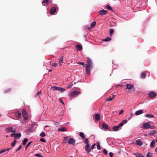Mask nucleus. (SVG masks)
<instances>
[{
  "label": "nucleus",
  "instance_id": "412c9836",
  "mask_svg": "<svg viewBox=\"0 0 157 157\" xmlns=\"http://www.w3.org/2000/svg\"><path fill=\"white\" fill-rule=\"evenodd\" d=\"M145 116L146 117L148 118H153L154 117V116L153 115L150 114H147L145 115Z\"/></svg>",
  "mask_w": 157,
  "mask_h": 157
},
{
  "label": "nucleus",
  "instance_id": "09e8293b",
  "mask_svg": "<svg viewBox=\"0 0 157 157\" xmlns=\"http://www.w3.org/2000/svg\"><path fill=\"white\" fill-rule=\"evenodd\" d=\"M97 149L98 150H100L101 149V147L99 144V143H97Z\"/></svg>",
  "mask_w": 157,
  "mask_h": 157
},
{
  "label": "nucleus",
  "instance_id": "c756f323",
  "mask_svg": "<svg viewBox=\"0 0 157 157\" xmlns=\"http://www.w3.org/2000/svg\"><path fill=\"white\" fill-rule=\"evenodd\" d=\"M50 0H43L42 3L46 5H48L49 4Z\"/></svg>",
  "mask_w": 157,
  "mask_h": 157
},
{
  "label": "nucleus",
  "instance_id": "b1692460",
  "mask_svg": "<svg viewBox=\"0 0 157 157\" xmlns=\"http://www.w3.org/2000/svg\"><path fill=\"white\" fill-rule=\"evenodd\" d=\"M128 121L126 119H125L123 120V122L120 124V126H123L124 124H126Z\"/></svg>",
  "mask_w": 157,
  "mask_h": 157
},
{
  "label": "nucleus",
  "instance_id": "052dcab7",
  "mask_svg": "<svg viewBox=\"0 0 157 157\" xmlns=\"http://www.w3.org/2000/svg\"><path fill=\"white\" fill-rule=\"evenodd\" d=\"M149 128L151 129H155V127L154 125L152 126H151L150 125V127Z\"/></svg>",
  "mask_w": 157,
  "mask_h": 157
},
{
  "label": "nucleus",
  "instance_id": "680f3d73",
  "mask_svg": "<svg viewBox=\"0 0 157 157\" xmlns=\"http://www.w3.org/2000/svg\"><path fill=\"white\" fill-rule=\"evenodd\" d=\"M123 111H124L123 110H121L120 111V112L119 113V115L123 113Z\"/></svg>",
  "mask_w": 157,
  "mask_h": 157
},
{
  "label": "nucleus",
  "instance_id": "473e14b6",
  "mask_svg": "<svg viewBox=\"0 0 157 157\" xmlns=\"http://www.w3.org/2000/svg\"><path fill=\"white\" fill-rule=\"evenodd\" d=\"M41 95V91H39L37 92V93L35 95V97H37V96H39Z\"/></svg>",
  "mask_w": 157,
  "mask_h": 157
},
{
  "label": "nucleus",
  "instance_id": "423d86ee",
  "mask_svg": "<svg viewBox=\"0 0 157 157\" xmlns=\"http://www.w3.org/2000/svg\"><path fill=\"white\" fill-rule=\"evenodd\" d=\"M125 86L126 89L131 90L134 87L133 85L131 84H127Z\"/></svg>",
  "mask_w": 157,
  "mask_h": 157
},
{
  "label": "nucleus",
  "instance_id": "79ce46f5",
  "mask_svg": "<svg viewBox=\"0 0 157 157\" xmlns=\"http://www.w3.org/2000/svg\"><path fill=\"white\" fill-rule=\"evenodd\" d=\"M84 143L85 144H86V145L89 144V141L86 138L85 139Z\"/></svg>",
  "mask_w": 157,
  "mask_h": 157
},
{
  "label": "nucleus",
  "instance_id": "6e6552de",
  "mask_svg": "<svg viewBox=\"0 0 157 157\" xmlns=\"http://www.w3.org/2000/svg\"><path fill=\"white\" fill-rule=\"evenodd\" d=\"M80 94V93L78 91H75L72 92L71 93V97H73L75 95H78Z\"/></svg>",
  "mask_w": 157,
  "mask_h": 157
},
{
  "label": "nucleus",
  "instance_id": "4be33fe9",
  "mask_svg": "<svg viewBox=\"0 0 157 157\" xmlns=\"http://www.w3.org/2000/svg\"><path fill=\"white\" fill-rule=\"evenodd\" d=\"M95 118L97 121H98L100 119V115L99 114H97L95 115Z\"/></svg>",
  "mask_w": 157,
  "mask_h": 157
},
{
  "label": "nucleus",
  "instance_id": "49530a36",
  "mask_svg": "<svg viewBox=\"0 0 157 157\" xmlns=\"http://www.w3.org/2000/svg\"><path fill=\"white\" fill-rule=\"evenodd\" d=\"M35 155L37 157H44L43 156L41 155L39 153H37Z\"/></svg>",
  "mask_w": 157,
  "mask_h": 157
},
{
  "label": "nucleus",
  "instance_id": "5fc2aeb1",
  "mask_svg": "<svg viewBox=\"0 0 157 157\" xmlns=\"http://www.w3.org/2000/svg\"><path fill=\"white\" fill-rule=\"evenodd\" d=\"M110 157H113V153L112 152H110L109 153Z\"/></svg>",
  "mask_w": 157,
  "mask_h": 157
},
{
  "label": "nucleus",
  "instance_id": "72a5a7b5",
  "mask_svg": "<svg viewBox=\"0 0 157 157\" xmlns=\"http://www.w3.org/2000/svg\"><path fill=\"white\" fill-rule=\"evenodd\" d=\"M146 157H153L151 153L150 152H148L146 155Z\"/></svg>",
  "mask_w": 157,
  "mask_h": 157
},
{
  "label": "nucleus",
  "instance_id": "0eeeda50",
  "mask_svg": "<svg viewBox=\"0 0 157 157\" xmlns=\"http://www.w3.org/2000/svg\"><path fill=\"white\" fill-rule=\"evenodd\" d=\"M135 144L139 146H141L143 144V142L142 141L139 140L135 141Z\"/></svg>",
  "mask_w": 157,
  "mask_h": 157
},
{
  "label": "nucleus",
  "instance_id": "f03ea898",
  "mask_svg": "<svg viewBox=\"0 0 157 157\" xmlns=\"http://www.w3.org/2000/svg\"><path fill=\"white\" fill-rule=\"evenodd\" d=\"M22 114L23 117L25 120H26L28 119V115L25 110H22Z\"/></svg>",
  "mask_w": 157,
  "mask_h": 157
},
{
  "label": "nucleus",
  "instance_id": "c85d7f7f",
  "mask_svg": "<svg viewBox=\"0 0 157 157\" xmlns=\"http://www.w3.org/2000/svg\"><path fill=\"white\" fill-rule=\"evenodd\" d=\"M59 87L55 86H52L51 87V89L53 90H58V89Z\"/></svg>",
  "mask_w": 157,
  "mask_h": 157
},
{
  "label": "nucleus",
  "instance_id": "4d7b16f0",
  "mask_svg": "<svg viewBox=\"0 0 157 157\" xmlns=\"http://www.w3.org/2000/svg\"><path fill=\"white\" fill-rule=\"evenodd\" d=\"M103 152L104 154L106 155L107 153V151L106 150L104 149L103 151Z\"/></svg>",
  "mask_w": 157,
  "mask_h": 157
},
{
  "label": "nucleus",
  "instance_id": "f3484780",
  "mask_svg": "<svg viewBox=\"0 0 157 157\" xmlns=\"http://www.w3.org/2000/svg\"><path fill=\"white\" fill-rule=\"evenodd\" d=\"M58 131L62 132L66 131H67V129L64 127H62L59 128Z\"/></svg>",
  "mask_w": 157,
  "mask_h": 157
},
{
  "label": "nucleus",
  "instance_id": "f704fd0d",
  "mask_svg": "<svg viewBox=\"0 0 157 157\" xmlns=\"http://www.w3.org/2000/svg\"><path fill=\"white\" fill-rule=\"evenodd\" d=\"M96 25V22L95 21H94L91 23V24L90 26L91 28H93V27H94Z\"/></svg>",
  "mask_w": 157,
  "mask_h": 157
},
{
  "label": "nucleus",
  "instance_id": "bf43d9fd",
  "mask_svg": "<svg viewBox=\"0 0 157 157\" xmlns=\"http://www.w3.org/2000/svg\"><path fill=\"white\" fill-rule=\"evenodd\" d=\"M59 101L61 102V103L62 104H63V105H64V103L63 102V100H62V99L61 98H59Z\"/></svg>",
  "mask_w": 157,
  "mask_h": 157
},
{
  "label": "nucleus",
  "instance_id": "0e129e2a",
  "mask_svg": "<svg viewBox=\"0 0 157 157\" xmlns=\"http://www.w3.org/2000/svg\"><path fill=\"white\" fill-rule=\"evenodd\" d=\"M15 134H16L15 133H12L11 135V137H14V136L15 137Z\"/></svg>",
  "mask_w": 157,
  "mask_h": 157
},
{
  "label": "nucleus",
  "instance_id": "58836bf2",
  "mask_svg": "<svg viewBox=\"0 0 157 157\" xmlns=\"http://www.w3.org/2000/svg\"><path fill=\"white\" fill-rule=\"evenodd\" d=\"M58 90L61 91L62 92H63V91H64L65 90V89L63 88H61L59 87V88L58 89Z\"/></svg>",
  "mask_w": 157,
  "mask_h": 157
},
{
  "label": "nucleus",
  "instance_id": "393cba45",
  "mask_svg": "<svg viewBox=\"0 0 157 157\" xmlns=\"http://www.w3.org/2000/svg\"><path fill=\"white\" fill-rule=\"evenodd\" d=\"M15 115L18 118H20L21 117V113L19 112H16L15 113Z\"/></svg>",
  "mask_w": 157,
  "mask_h": 157
},
{
  "label": "nucleus",
  "instance_id": "2f4dec72",
  "mask_svg": "<svg viewBox=\"0 0 157 157\" xmlns=\"http://www.w3.org/2000/svg\"><path fill=\"white\" fill-rule=\"evenodd\" d=\"M28 139L27 138H25L24 139L23 141L22 142L23 144L25 145L26 143L27 142Z\"/></svg>",
  "mask_w": 157,
  "mask_h": 157
},
{
  "label": "nucleus",
  "instance_id": "6ab92c4d",
  "mask_svg": "<svg viewBox=\"0 0 157 157\" xmlns=\"http://www.w3.org/2000/svg\"><path fill=\"white\" fill-rule=\"evenodd\" d=\"M134 154L137 157H145L142 154L139 153H136Z\"/></svg>",
  "mask_w": 157,
  "mask_h": 157
},
{
  "label": "nucleus",
  "instance_id": "a878e982",
  "mask_svg": "<svg viewBox=\"0 0 157 157\" xmlns=\"http://www.w3.org/2000/svg\"><path fill=\"white\" fill-rule=\"evenodd\" d=\"M13 128L12 127H11L7 128H6V130L8 132H11L12 131V130H13Z\"/></svg>",
  "mask_w": 157,
  "mask_h": 157
},
{
  "label": "nucleus",
  "instance_id": "e433bc0d",
  "mask_svg": "<svg viewBox=\"0 0 157 157\" xmlns=\"http://www.w3.org/2000/svg\"><path fill=\"white\" fill-rule=\"evenodd\" d=\"M68 138V136L65 137L63 140V142L65 143H66L67 142V141Z\"/></svg>",
  "mask_w": 157,
  "mask_h": 157
},
{
  "label": "nucleus",
  "instance_id": "603ef678",
  "mask_svg": "<svg viewBox=\"0 0 157 157\" xmlns=\"http://www.w3.org/2000/svg\"><path fill=\"white\" fill-rule=\"evenodd\" d=\"M22 146L21 145H20L18 148L16 150V152L18 151L21 148Z\"/></svg>",
  "mask_w": 157,
  "mask_h": 157
},
{
  "label": "nucleus",
  "instance_id": "9b49d317",
  "mask_svg": "<svg viewBox=\"0 0 157 157\" xmlns=\"http://www.w3.org/2000/svg\"><path fill=\"white\" fill-rule=\"evenodd\" d=\"M56 7H52L50 10V13L51 14H53L56 12Z\"/></svg>",
  "mask_w": 157,
  "mask_h": 157
},
{
  "label": "nucleus",
  "instance_id": "3c124183",
  "mask_svg": "<svg viewBox=\"0 0 157 157\" xmlns=\"http://www.w3.org/2000/svg\"><path fill=\"white\" fill-rule=\"evenodd\" d=\"M40 140L41 142L44 143L46 141V140L44 138H40Z\"/></svg>",
  "mask_w": 157,
  "mask_h": 157
},
{
  "label": "nucleus",
  "instance_id": "bb28decb",
  "mask_svg": "<svg viewBox=\"0 0 157 157\" xmlns=\"http://www.w3.org/2000/svg\"><path fill=\"white\" fill-rule=\"evenodd\" d=\"M155 143V140H153L151 143L150 146L151 148H153L154 147Z\"/></svg>",
  "mask_w": 157,
  "mask_h": 157
},
{
  "label": "nucleus",
  "instance_id": "6e6d98bb",
  "mask_svg": "<svg viewBox=\"0 0 157 157\" xmlns=\"http://www.w3.org/2000/svg\"><path fill=\"white\" fill-rule=\"evenodd\" d=\"M102 41H108V36H107V37H106V38H105V39H102Z\"/></svg>",
  "mask_w": 157,
  "mask_h": 157
},
{
  "label": "nucleus",
  "instance_id": "f8f14e48",
  "mask_svg": "<svg viewBox=\"0 0 157 157\" xmlns=\"http://www.w3.org/2000/svg\"><path fill=\"white\" fill-rule=\"evenodd\" d=\"M143 113V111L141 109L139 110L136 111L135 113V114L136 116H138L141 114Z\"/></svg>",
  "mask_w": 157,
  "mask_h": 157
},
{
  "label": "nucleus",
  "instance_id": "7ed1b4c3",
  "mask_svg": "<svg viewBox=\"0 0 157 157\" xmlns=\"http://www.w3.org/2000/svg\"><path fill=\"white\" fill-rule=\"evenodd\" d=\"M121 126H120V124L117 126H115L113 127V128L115 131H117L121 129Z\"/></svg>",
  "mask_w": 157,
  "mask_h": 157
},
{
  "label": "nucleus",
  "instance_id": "69168bd1",
  "mask_svg": "<svg viewBox=\"0 0 157 157\" xmlns=\"http://www.w3.org/2000/svg\"><path fill=\"white\" fill-rule=\"evenodd\" d=\"M12 132H13V133H15L16 132V131L15 130H12V131H11Z\"/></svg>",
  "mask_w": 157,
  "mask_h": 157
},
{
  "label": "nucleus",
  "instance_id": "aec40b11",
  "mask_svg": "<svg viewBox=\"0 0 157 157\" xmlns=\"http://www.w3.org/2000/svg\"><path fill=\"white\" fill-rule=\"evenodd\" d=\"M155 130H152L148 132L149 135L151 136H153L155 133Z\"/></svg>",
  "mask_w": 157,
  "mask_h": 157
},
{
  "label": "nucleus",
  "instance_id": "4468645a",
  "mask_svg": "<svg viewBox=\"0 0 157 157\" xmlns=\"http://www.w3.org/2000/svg\"><path fill=\"white\" fill-rule=\"evenodd\" d=\"M21 134L20 133H19L18 134H16L15 136L14 137V139L16 140V139H19L21 137Z\"/></svg>",
  "mask_w": 157,
  "mask_h": 157
},
{
  "label": "nucleus",
  "instance_id": "a19ab883",
  "mask_svg": "<svg viewBox=\"0 0 157 157\" xmlns=\"http://www.w3.org/2000/svg\"><path fill=\"white\" fill-rule=\"evenodd\" d=\"M146 75L144 73H142L141 74V77L142 78H144L146 77Z\"/></svg>",
  "mask_w": 157,
  "mask_h": 157
},
{
  "label": "nucleus",
  "instance_id": "ddd939ff",
  "mask_svg": "<svg viewBox=\"0 0 157 157\" xmlns=\"http://www.w3.org/2000/svg\"><path fill=\"white\" fill-rule=\"evenodd\" d=\"M107 11L105 10H103L100 11V14L101 15H103L107 13Z\"/></svg>",
  "mask_w": 157,
  "mask_h": 157
},
{
  "label": "nucleus",
  "instance_id": "20e7f679",
  "mask_svg": "<svg viewBox=\"0 0 157 157\" xmlns=\"http://www.w3.org/2000/svg\"><path fill=\"white\" fill-rule=\"evenodd\" d=\"M85 149L86 151L88 153H89L91 150V149L90 148V145L89 144L86 145L85 147Z\"/></svg>",
  "mask_w": 157,
  "mask_h": 157
},
{
  "label": "nucleus",
  "instance_id": "37998d69",
  "mask_svg": "<svg viewBox=\"0 0 157 157\" xmlns=\"http://www.w3.org/2000/svg\"><path fill=\"white\" fill-rule=\"evenodd\" d=\"M114 32L113 30L111 29L110 30L109 32H110V35L111 36H112V34Z\"/></svg>",
  "mask_w": 157,
  "mask_h": 157
},
{
  "label": "nucleus",
  "instance_id": "c9c22d12",
  "mask_svg": "<svg viewBox=\"0 0 157 157\" xmlns=\"http://www.w3.org/2000/svg\"><path fill=\"white\" fill-rule=\"evenodd\" d=\"M51 65L53 67H56L57 66V64L55 62H54L51 63Z\"/></svg>",
  "mask_w": 157,
  "mask_h": 157
},
{
  "label": "nucleus",
  "instance_id": "39448f33",
  "mask_svg": "<svg viewBox=\"0 0 157 157\" xmlns=\"http://www.w3.org/2000/svg\"><path fill=\"white\" fill-rule=\"evenodd\" d=\"M156 93L154 92H150L148 94L149 96L151 98H153L155 97L156 96Z\"/></svg>",
  "mask_w": 157,
  "mask_h": 157
},
{
  "label": "nucleus",
  "instance_id": "774afa93",
  "mask_svg": "<svg viewBox=\"0 0 157 157\" xmlns=\"http://www.w3.org/2000/svg\"><path fill=\"white\" fill-rule=\"evenodd\" d=\"M155 151H156V152H157V147L156 148L155 150Z\"/></svg>",
  "mask_w": 157,
  "mask_h": 157
},
{
  "label": "nucleus",
  "instance_id": "ea45409f",
  "mask_svg": "<svg viewBox=\"0 0 157 157\" xmlns=\"http://www.w3.org/2000/svg\"><path fill=\"white\" fill-rule=\"evenodd\" d=\"M40 136L42 137H44L46 135L45 133L44 132H43L40 133Z\"/></svg>",
  "mask_w": 157,
  "mask_h": 157
},
{
  "label": "nucleus",
  "instance_id": "864d4df0",
  "mask_svg": "<svg viewBox=\"0 0 157 157\" xmlns=\"http://www.w3.org/2000/svg\"><path fill=\"white\" fill-rule=\"evenodd\" d=\"M78 64H80L82 66H84V62H78Z\"/></svg>",
  "mask_w": 157,
  "mask_h": 157
},
{
  "label": "nucleus",
  "instance_id": "cd10ccee",
  "mask_svg": "<svg viewBox=\"0 0 157 157\" xmlns=\"http://www.w3.org/2000/svg\"><path fill=\"white\" fill-rule=\"evenodd\" d=\"M115 97V95L114 94H113L112 96L109 97V101H111Z\"/></svg>",
  "mask_w": 157,
  "mask_h": 157
},
{
  "label": "nucleus",
  "instance_id": "de8ad7c7",
  "mask_svg": "<svg viewBox=\"0 0 157 157\" xmlns=\"http://www.w3.org/2000/svg\"><path fill=\"white\" fill-rule=\"evenodd\" d=\"M73 85V84H72V83L70 84L67 86V88L68 89H70V88H71L72 87V86Z\"/></svg>",
  "mask_w": 157,
  "mask_h": 157
},
{
  "label": "nucleus",
  "instance_id": "2eb2a0df",
  "mask_svg": "<svg viewBox=\"0 0 157 157\" xmlns=\"http://www.w3.org/2000/svg\"><path fill=\"white\" fill-rule=\"evenodd\" d=\"M63 56H62L60 58L59 61V64L60 66H61L62 65V63H63Z\"/></svg>",
  "mask_w": 157,
  "mask_h": 157
},
{
  "label": "nucleus",
  "instance_id": "8fccbe9b",
  "mask_svg": "<svg viewBox=\"0 0 157 157\" xmlns=\"http://www.w3.org/2000/svg\"><path fill=\"white\" fill-rule=\"evenodd\" d=\"M32 142H29L27 145H26V147H25V150H26L27 147L30 145V144H31Z\"/></svg>",
  "mask_w": 157,
  "mask_h": 157
},
{
  "label": "nucleus",
  "instance_id": "13d9d810",
  "mask_svg": "<svg viewBox=\"0 0 157 157\" xmlns=\"http://www.w3.org/2000/svg\"><path fill=\"white\" fill-rule=\"evenodd\" d=\"M95 145H96V144H94L93 145H92L91 149H94V147H95Z\"/></svg>",
  "mask_w": 157,
  "mask_h": 157
},
{
  "label": "nucleus",
  "instance_id": "338daca9",
  "mask_svg": "<svg viewBox=\"0 0 157 157\" xmlns=\"http://www.w3.org/2000/svg\"><path fill=\"white\" fill-rule=\"evenodd\" d=\"M111 40V38L110 37H109V41Z\"/></svg>",
  "mask_w": 157,
  "mask_h": 157
},
{
  "label": "nucleus",
  "instance_id": "5701e85b",
  "mask_svg": "<svg viewBox=\"0 0 157 157\" xmlns=\"http://www.w3.org/2000/svg\"><path fill=\"white\" fill-rule=\"evenodd\" d=\"M76 47L77 48V51H81L82 49V46L79 44H77L76 45Z\"/></svg>",
  "mask_w": 157,
  "mask_h": 157
},
{
  "label": "nucleus",
  "instance_id": "1a4fd4ad",
  "mask_svg": "<svg viewBox=\"0 0 157 157\" xmlns=\"http://www.w3.org/2000/svg\"><path fill=\"white\" fill-rule=\"evenodd\" d=\"M75 143V140L72 138H70L68 140V143L69 144L74 145Z\"/></svg>",
  "mask_w": 157,
  "mask_h": 157
},
{
  "label": "nucleus",
  "instance_id": "e2e57ef3",
  "mask_svg": "<svg viewBox=\"0 0 157 157\" xmlns=\"http://www.w3.org/2000/svg\"><path fill=\"white\" fill-rule=\"evenodd\" d=\"M92 28L91 27H87V29L88 30H90L92 29Z\"/></svg>",
  "mask_w": 157,
  "mask_h": 157
},
{
  "label": "nucleus",
  "instance_id": "9d476101",
  "mask_svg": "<svg viewBox=\"0 0 157 157\" xmlns=\"http://www.w3.org/2000/svg\"><path fill=\"white\" fill-rule=\"evenodd\" d=\"M143 127L145 129H147L149 128L150 127V123L148 122L144 123Z\"/></svg>",
  "mask_w": 157,
  "mask_h": 157
},
{
  "label": "nucleus",
  "instance_id": "a211bd4d",
  "mask_svg": "<svg viewBox=\"0 0 157 157\" xmlns=\"http://www.w3.org/2000/svg\"><path fill=\"white\" fill-rule=\"evenodd\" d=\"M102 127L104 130H107L108 129V125L107 124H103L102 125Z\"/></svg>",
  "mask_w": 157,
  "mask_h": 157
},
{
  "label": "nucleus",
  "instance_id": "a18cd8bd",
  "mask_svg": "<svg viewBox=\"0 0 157 157\" xmlns=\"http://www.w3.org/2000/svg\"><path fill=\"white\" fill-rule=\"evenodd\" d=\"M11 90V89L10 88H8L5 91V92L6 93H8L10 92Z\"/></svg>",
  "mask_w": 157,
  "mask_h": 157
},
{
  "label": "nucleus",
  "instance_id": "dca6fc26",
  "mask_svg": "<svg viewBox=\"0 0 157 157\" xmlns=\"http://www.w3.org/2000/svg\"><path fill=\"white\" fill-rule=\"evenodd\" d=\"M11 148H7L5 149H3L0 151V154L2 153L6 152V151H9L11 149Z\"/></svg>",
  "mask_w": 157,
  "mask_h": 157
},
{
  "label": "nucleus",
  "instance_id": "c03bdc74",
  "mask_svg": "<svg viewBox=\"0 0 157 157\" xmlns=\"http://www.w3.org/2000/svg\"><path fill=\"white\" fill-rule=\"evenodd\" d=\"M109 10H110V11L113 12H114V11L113 9L109 5Z\"/></svg>",
  "mask_w": 157,
  "mask_h": 157
},
{
  "label": "nucleus",
  "instance_id": "4c0bfd02",
  "mask_svg": "<svg viewBox=\"0 0 157 157\" xmlns=\"http://www.w3.org/2000/svg\"><path fill=\"white\" fill-rule=\"evenodd\" d=\"M17 142V140H16L14 139V141L13 143H12L11 144V145L12 147H13L15 146L16 143Z\"/></svg>",
  "mask_w": 157,
  "mask_h": 157
},
{
  "label": "nucleus",
  "instance_id": "f257e3e1",
  "mask_svg": "<svg viewBox=\"0 0 157 157\" xmlns=\"http://www.w3.org/2000/svg\"><path fill=\"white\" fill-rule=\"evenodd\" d=\"M87 64H86V73L88 74H90V69L93 67V64L91 59L87 57Z\"/></svg>",
  "mask_w": 157,
  "mask_h": 157
},
{
  "label": "nucleus",
  "instance_id": "7c9ffc66",
  "mask_svg": "<svg viewBox=\"0 0 157 157\" xmlns=\"http://www.w3.org/2000/svg\"><path fill=\"white\" fill-rule=\"evenodd\" d=\"M80 136L82 138V139H83L85 138L84 134L82 132H81L80 133Z\"/></svg>",
  "mask_w": 157,
  "mask_h": 157
}]
</instances>
